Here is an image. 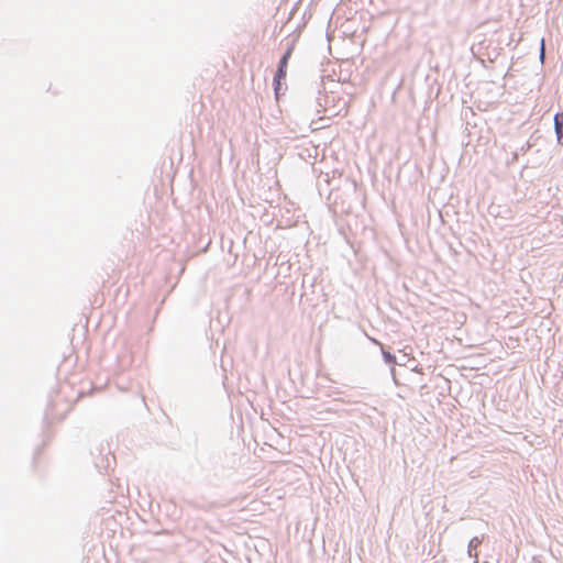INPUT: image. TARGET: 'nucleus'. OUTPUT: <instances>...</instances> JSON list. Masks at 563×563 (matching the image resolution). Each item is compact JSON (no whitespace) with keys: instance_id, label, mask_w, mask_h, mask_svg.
I'll return each instance as SVG.
<instances>
[{"instance_id":"1","label":"nucleus","mask_w":563,"mask_h":563,"mask_svg":"<svg viewBox=\"0 0 563 563\" xmlns=\"http://www.w3.org/2000/svg\"><path fill=\"white\" fill-rule=\"evenodd\" d=\"M555 132L558 135V140L561 142L563 140V113H558L554 118Z\"/></svg>"},{"instance_id":"2","label":"nucleus","mask_w":563,"mask_h":563,"mask_svg":"<svg viewBox=\"0 0 563 563\" xmlns=\"http://www.w3.org/2000/svg\"><path fill=\"white\" fill-rule=\"evenodd\" d=\"M285 77H286V68L279 66L277 73H276V76H275V91H276V93L278 92V90L280 88L282 79H284Z\"/></svg>"},{"instance_id":"3","label":"nucleus","mask_w":563,"mask_h":563,"mask_svg":"<svg viewBox=\"0 0 563 563\" xmlns=\"http://www.w3.org/2000/svg\"><path fill=\"white\" fill-rule=\"evenodd\" d=\"M291 53H292V48L290 47V48H288V49H287V52L285 53V55L282 57L280 63H279V66H280V67H285V68H287L288 60H289V58H290V56H291Z\"/></svg>"},{"instance_id":"4","label":"nucleus","mask_w":563,"mask_h":563,"mask_svg":"<svg viewBox=\"0 0 563 563\" xmlns=\"http://www.w3.org/2000/svg\"><path fill=\"white\" fill-rule=\"evenodd\" d=\"M383 354H384L385 360L388 363H394L395 362V356H393L390 353L384 352Z\"/></svg>"},{"instance_id":"5","label":"nucleus","mask_w":563,"mask_h":563,"mask_svg":"<svg viewBox=\"0 0 563 563\" xmlns=\"http://www.w3.org/2000/svg\"><path fill=\"white\" fill-rule=\"evenodd\" d=\"M540 57H541V59L544 58V40H542V43H541V54H540Z\"/></svg>"}]
</instances>
